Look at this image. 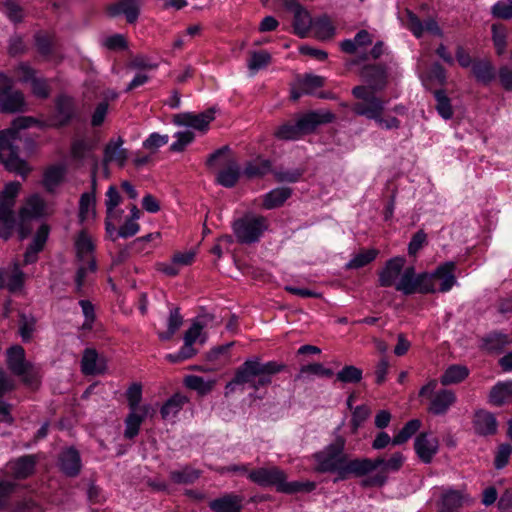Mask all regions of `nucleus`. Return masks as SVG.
I'll return each instance as SVG.
<instances>
[{"instance_id": "nucleus-1", "label": "nucleus", "mask_w": 512, "mask_h": 512, "mask_svg": "<svg viewBox=\"0 0 512 512\" xmlns=\"http://www.w3.org/2000/svg\"><path fill=\"white\" fill-rule=\"evenodd\" d=\"M287 365L277 361L263 362L259 356L247 358L235 371L233 378L225 386V396L242 386L254 391L267 387L272 383L275 375L285 371Z\"/></svg>"}, {"instance_id": "nucleus-2", "label": "nucleus", "mask_w": 512, "mask_h": 512, "mask_svg": "<svg viewBox=\"0 0 512 512\" xmlns=\"http://www.w3.org/2000/svg\"><path fill=\"white\" fill-rule=\"evenodd\" d=\"M247 478L260 487H274L277 492L285 494L309 493L316 488V483L312 481L287 482L286 473L277 466L253 469L248 472Z\"/></svg>"}, {"instance_id": "nucleus-3", "label": "nucleus", "mask_w": 512, "mask_h": 512, "mask_svg": "<svg viewBox=\"0 0 512 512\" xmlns=\"http://www.w3.org/2000/svg\"><path fill=\"white\" fill-rule=\"evenodd\" d=\"M352 95L361 100V102L355 103L352 107V111L357 116H363L369 120H374L387 130L398 129L400 127V120L398 118H382V114L385 109V102L377 95L369 93L367 88L355 86L352 89Z\"/></svg>"}, {"instance_id": "nucleus-4", "label": "nucleus", "mask_w": 512, "mask_h": 512, "mask_svg": "<svg viewBox=\"0 0 512 512\" xmlns=\"http://www.w3.org/2000/svg\"><path fill=\"white\" fill-rule=\"evenodd\" d=\"M405 457L401 452H395L389 459L377 457L375 459L361 458L360 477L366 476L374 470L381 468L375 475L369 476L361 482L363 487H383L387 481V472H397L403 466Z\"/></svg>"}, {"instance_id": "nucleus-5", "label": "nucleus", "mask_w": 512, "mask_h": 512, "mask_svg": "<svg viewBox=\"0 0 512 512\" xmlns=\"http://www.w3.org/2000/svg\"><path fill=\"white\" fill-rule=\"evenodd\" d=\"M6 365L13 375L21 377L25 386L38 389L42 378L40 367L26 360L25 350L21 345L16 344L7 349Z\"/></svg>"}, {"instance_id": "nucleus-6", "label": "nucleus", "mask_w": 512, "mask_h": 512, "mask_svg": "<svg viewBox=\"0 0 512 512\" xmlns=\"http://www.w3.org/2000/svg\"><path fill=\"white\" fill-rule=\"evenodd\" d=\"M54 108L43 122V126L52 129H62L74 122H83L76 99L67 94L59 93L53 100Z\"/></svg>"}, {"instance_id": "nucleus-7", "label": "nucleus", "mask_w": 512, "mask_h": 512, "mask_svg": "<svg viewBox=\"0 0 512 512\" xmlns=\"http://www.w3.org/2000/svg\"><path fill=\"white\" fill-rule=\"evenodd\" d=\"M314 459L316 470L320 473H335L334 483L345 481L350 477L360 478L361 458L340 457L316 452Z\"/></svg>"}, {"instance_id": "nucleus-8", "label": "nucleus", "mask_w": 512, "mask_h": 512, "mask_svg": "<svg viewBox=\"0 0 512 512\" xmlns=\"http://www.w3.org/2000/svg\"><path fill=\"white\" fill-rule=\"evenodd\" d=\"M207 316L196 317L191 326L185 331L183 335V345L175 353L166 355V360L170 363H180L185 360L191 359L198 353V349L194 347L195 343L204 345L208 340V334L204 332V328L207 326L205 318Z\"/></svg>"}, {"instance_id": "nucleus-9", "label": "nucleus", "mask_w": 512, "mask_h": 512, "mask_svg": "<svg viewBox=\"0 0 512 512\" xmlns=\"http://www.w3.org/2000/svg\"><path fill=\"white\" fill-rule=\"evenodd\" d=\"M17 131L5 129L0 131V162L6 170L25 177L30 168L26 160L19 157V147L15 143Z\"/></svg>"}, {"instance_id": "nucleus-10", "label": "nucleus", "mask_w": 512, "mask_h": 512, "mask_svg": "<svg viewBox=\"0 0 512 512\" xmlns=\"http://www.w3.org/2000/svg\"><path fill=\"white\" fill-rule=\"evenodd\" d=\"M231 228L239 244L251 245L261 240L268 229V222L264 216L246 213L234 220Z\"/></svg>"}, {"instance_id": "nucleus-11", "label": "nucleus", "mask_w": 512, "mask_h": 512, "mask_svg": "<svg viewBox=\"0 0 512 512\" xmlns=\"http://www.w3.org/2000/svg\"><path fill=\"white\" fill-rule=\"evenodd\" d=\"M360 76L366 85H360L367 88L369 93L376 95V92L383 91L388 84V68L385 64H367L360 70Z\"/></svg>"}, {"instance_id": "nucleus-12", "label": "nucleus", "mask_w": 512, "mask_h": 512, "mask_svg": "<svg viewBox=\"0 0 512 512\" xmlns=\"http://www.w3.org/2000/svg\"><path fill=\"white\" fill-rule=\"evenodd\" d=\"M18 70L21 73L20 81L30 84L31 93L35 98L46 100L50 97L51 86L47 78L37 76V71L25 62L19 64Z\"/></svg>"}, {"instance_id": "nucleus-13", "label": "nucleus", "mask_w": 512, "mask_h": 512, "mask_svg": "<svg viewBox=\"0 0 512 512\" xmlns=\"http://www.w3.org/2000/svg\"><path fill=\"white\" fill-rule=\"evenodd\" d=\"M141 12L140 0H118L105 7V14L110 19L124 16L128 24L137 22Z\"/></svg>"}, {"instance_id": "nucleus-14", "label": "nucleus", "mask_w": 512, "mask_h": 512, "mask_svg": "<svg viewBox=\"0 0 512 512\" xmlns=\"http://www.w3.org/2000/svg\"><path fill=\"white\" fill-rule=\"evenodd\" d=\"M57 466L67 477L78 476L82 469L80 452L74 446L65 447L58 455Z\"/></svg>"}, {"instance_id": "nucleus-15", "label": "nucleus", "mask_w": 512, "mask_h": 512, "mask_svg": "<svg viewBox=\"0 0 512 512\" xmlns=\"http://www.w3.org/2000/svg\"><path fill=\"white\" fill-rule=\"evenodd\" d=\"M335 115L330 111H310L299 117L297 128L301 135H307L316 130L319 125L333 122Z\"/></svg>"}, {"instance_id": "nucleus-16", "label": "nucleus", "mask_w": 512, "mask_h": 512, "mask_svg": "<svg viewBox=\"0 0 512 512\" xmlns=\"http://www.w3.org/2000/svg\"><path fill=\"white\" fill-rule=\"evenodd\" d=\"M406 259L403 256H396L388 259L382 268L379 271L378 275V283L380 287H391L397 283L396 279L401 277L402 272L404 271Z\"/></svg>"}, {"instance_id": "nucleus-17", "label": "nucleus", "mask_w": 512, "mask_h": 512, "mask_svg": "<svg viewBox=\"0 0 512 512\" xmlns=\"http://www.w3.org/2000/svg\"><path fill=\"white\" fill-rule=\"evenodd\" d=\"M26 102L23 92L14 89H0V112L14 114L24 112Z\"/></svg>"}, {"instance_id": "nucleus-18", "label": "nucleus", "mask_w": 512, "mask_h": 512, "mask_svg": "<svg viewBox=\"0 0 512 512\" xmlns=\"http://www.w3.org/2000/svg\"><path fill=\"white\" fill-rule=\"evenodd\" d=\"M457 397L450 389H440L431 396L427 411L434 416H444L456 403Z\"/></svg>"}, {"instance_id": "nucleus-19", "label": "nucleus", "mask_w": 512, "mask_h": 512, "mask_svg": "<svg viewBox=\"0 0 512 512\" xmlns=\"http://www.w3.org/2000/svg\"><path fill=\"white\" fill-rule=\"evenodd\" d=\"M455 270L456 263L454 261H446L430 273L431 281L433 283L435 280L440 281L437 292L446 293L457 284V279L454 274Z\"/></svg>"}, {"instance_id": "nucleus-20", "label": "nucleus", "mask_w": 512, "mask_h": 512, "mask_svg": "<svg viewBox=\"0 0 512 512\" xmlns=\"http://www.w3.org/2000/svg\"><path fill=\"white\" fill-rule=\"evenodd\" d=\"M152 412H154V410L150 404H144L138 410H130L124 420V437L129 440L134 439L139 434L142 422Z\"/></svg>"}, {"instance_id": "nucleus-21", "label": "nucleus", "mask_w": 512, "mask_h": 512, "mask_svg": "<svg viewBox=\"0 0 512 512\" xmlns=\"http://www.w3.org/2000/svg\"><path fill=\"white\" fill-rule=\"evenodd\" d=\"M414 449L418 458L423 463L429 464L438 452L439 443L437 438L431 437L426 432H422L415 438Z\"/></svg>"}, {"instance_id": "nucleus-22", "label": "nucleus", "mask_w": 512, "mask_h": 512, "mask_svg": "<svg viewBox=\"0 0 512 512\" xmlns=\"http://www.w3.org/2000/svg\"><path fill=\"white\" fill-rule=\"evenodd\" d=\"M472 424L478 436L487 437L497 433L498 422L495 415L484 409L475 411Z\"/></svg>"}, {"instance_id": "nucleus-23", "label": "nucleus", "mask_w": 512, "mask_h": 512, "mask_svg": "<svg viewBox=\"0 0 512 512\" xmlns=\"http://www.w3.org/2000/svg\"><path fill=\"white\" fill-rule=\"evenodd\" d=\"M512 343V338L505 332L493 330L481 338L480 348L490 354H500Z\"/></svg>"}, {"instance_id": "nucleus-24", "label": "nucleus", "mask_w": 512, "mask_h": 512, "mask_svg": "<svg viewBox=\"0 0 512 512\" xmlns=\"http://www.w3.org/2000/svg\"><path fill=\"white\" fill-rule=\"evenodd\" d=\"M272 161L262 156H257L254 159L246 162L242 173L243 176L248 179H260L265 177L268 174H272L273 171Z\"/></svg>"}, {"instance_id": "nucleus-25", "label": "nucleus", "mask_w": 512, "mask_h": 512, "mask_svg": "<svg viewBox=\"0 0 512 512\" xmlns=\"http://www.w3.org/2000/svg\"><path fill=\"white\" fill-rule=\"evenodd\" d=\"M471 72L475 80L483 86L490 85L497 77L495 66L487 58L474 59Z\"/></svg>"}, {"instance_id": "nucleus-26", "label": "nucleus", "mask_w": 512, "mask_h": 512, "mask_svg": "<svg viewBox=\"0 0 512 512\" xmlns=\"http://www.w3.org/2000/svg\"><path fill=\"white\" fill-rule=\"evenodd\" d=\"M243 497L233 493L224 494L209 502L208 507L213 512H241Z\"/></svg>"}, {"instance_id": "nucleus-27", "label": "nucleus", "mask_w": 512, "mask_h": 512, "mask_svg": "<svg viewBox=\"0 0 512 512\" xmlns=\"http://www.w3.org/2000/svg\"><path fill=\"white\" fill-rule=\"evenodd\" d=\"M123 143L124 140L122 137H118L116 140H110L106 144L103 157L104 164L116 161L120 167L125 165L128 158V151L122 147Z\"/></svg>"}, {"instance_id": "nucleus-28", "label": "nucleus", "mask_w": 512, "mask_h": 512, "mask_svg": "<svg viewBox=\"0 0 512 512\" xmlns=\"http://www.w3.org/2000/svg\"><path fill=\"white\" fill-rule=\"evenodd\" d=\"M18 215L22 220L40 219L45 216V203L43 199L34 194L27 199L24 206L18 210Z\"/></svg>"}, {"instance_id": "nucleus-29", "label": "nucleus", "mask_w": 512, "mask_h": 512, "mask_svg": "<svg viewBox=\"0 0 512 512\" xmlns=\"http://www.w3.org/2000/svg\"><path fill=\"white\" fill-rule=\"evenodd\" d=\"M19 224V215H17L14 209H6L2 207L0 209V239L8 241L13 236L17 226Z\"/></svg>"}, {"instance_id": "nucleus-30", "label": "nucleus", "mask_w": 512, "mask_h": 512, "mask_svg": "<svg viewBox=\"0 0 512 512\" xmlns=\"http://www.w3.org/2000/svg\"><path fill=\"white\" fill-rule=\"evenodd\" d=\"M241 176L243 173L239 164L236 160L231 159L228 161L227 167L218 172L216 182L225 188H233Z\"/></svg>"}, {"instance_id": "nucleus-31", "label": "nucleus", "mask_w": 512, "mask_h": 512, "mask_svg": "<svg viewBox=\"0 0 512 512\" xmlns=\"http://www.w3.org/2000/svg\"><path fill=\"white\" fill-rule=\"evenodd\" d=\"M202 471L190 465H183L179 469L169 472V479L177 485H190L195 483L201 476Z\"/></svg>"}, {"instance_id": "nucleus-32", "label": "nucleus", "mask_w": 512, "mask_h": 512, "mask_svg": "<svg viewBox=\"0 0 512 512\" xmlns=\"http://www.w3.org/2000/svg\"><path fill=\"white\" fill-rule=\"evenodd\" d=\"M293 190L290 187H277L264 195L263 207L271 210L281 207L291 197Z\"/></svg>"}, {"instance_id": "nucleus-33", "label": "nucleus", "mask_w": 512, "mask_h": 512, "mask_svg": "<svg viewBox=\"0 0 512 512\" xmlns=\"http://www.w3.org/2000/svg\"><path fill=\"white\" fill-rule=\"evenodd\" d=\"M293 30L294 33L300 38H305L312 27L313 20L310 13L301 6L293 11Z\"/></svg>"}, {"instance_id": "nucleus-34", "label": "nucleus", "mask_w": 512, "mask_h": 512, "mask_svg": "<svg viewBox=\"0 0 512 512\" xmlns=\"http://www.w3.org/2000/svg\"><path fill=\"white\" fill-rule=\"evenodd\" d=\"M66 169L63 165H51L43 173L42 185L47 192H54L64 179Z\"/></svg>"}, {"instance_id": "nucleus-35", "label": "nucleus", "mask_w": 512, "mask_h": 512, "mask_svg": "<svg viewBox=\"0 0 512 512\" xmlns=\"http://www.w3.org/2000/svg\"><path fill=\"white\" fill-rule=\"evenodd\" d=\"M469 376V369L465 365L453 364L448 366L440 376V383L444 386L458 384Z\"/></svg>"}, {"instance_id": "nucleus-36", "label": "nucleus", "mask_w": 512, "mask_h": 512, "mask_svg": "<svg viewBox=\"0 0 512 512\" xmlns=\"http://www.w3.org/2000/svg\"><path fill=\"white\" fill-rule=\"evenodd\" d=\"M512 396V380L506 382H498L489 393L488 400L493 406L500 407Z\"/></svg>"}, {"instance_id": "nucleus-37", "label": "nucleus", "mask_w": 512, "mask_h": 512, "mask_svg": "<svg viewBox=\"0 0 512 512\" xmlns=\"http://www.w3.org/2000/svg\"><path fill=\"white\" fill-rule=\"evenodd\" d=\"M464 501L463 494L455 489H449L443 492L439 504V512H455L462 507Z\"/></svg>"}, {"instance_id": "nucleus-38", "label": "nucleus", "mask_w": 512, "mask_h": 512, "mask_svg": "<svg viewBox=\"0 0 512 512\" xmlns=\"http://www.w3.org/2000/svg\"><path fill=\"white\" fill-rule=\"evenodd\" d=\"M189 402V398L179 392L174 393L160 409V414L163 419H168L171 416H176Z\"/></svg>"}, {"instance_id": "nucleus-39", "label": "nucleus", "mask_w": 512, "mask_h": 512, "mask_svg": "<svg viewBox=\"0 0 512 512\" xmlns=\"http://www.w3.org/2000/svg\"><path fill=\"white\" fill-rule=\"evenodd\" d=\"M215 108L211 107L199 114H194L192 112H185V117L190 118V128L195 130L205 132L207 131L210 122L215 119Z\"/></svg>"}, {"instance_id": "nucleus-40", "label": "nucleus", "mask_w": 512, "mask_h": 512, "mask_svg": "<svg viewBox=\"0 0 512 512\" xmlns=\"http://www.w3.org/2000/svg\"><path fill=\"white\" fill-rule=\"evenodd\" d=\"M335 376V381L337 382L344 385H356L363 379V370L354 365H345L335 374Z\"/></svg>"}, {"instance_id": "nucleus-41", "label": "nucleus", "mask_w": 512, "mask_h": 512, "mask_svg": "<svg viewBox=\"0 0 512 512\" xmlns=\"http://www.w3.org/2000/svg\"><path fill=\"white\" fill-rule=\"evenodd\" d=\"M36 459L34 455L19 457L14 464L13 473L17 479H26L35 471Z\"/></svg>"}, {"instance_id": "nucleus-42", "label": "nucleus", "mask_w": 512, "mask_h": 512, "mask_svg": "<svg viewBox=\"0 0 512 512\" xmlns=\"http://www.w3.org/2000/svg\"><path fill=\"white\" fill-rule=\"evenodd\" d=\"M183 324V317L180 314V308H172L167 319V330L158 333V337L162 341H169Z\"/></svg>"}, {"instance_id": "nucleus-43", "label": "nucleus", "mask_w": 512, "mask_h": 512, "mask_svg": "<svg viewBox=\"0 0 512 512\" xmlns=\"http://www.w3.org/2000/svg\"><path fill=\"white\" fill-rule=\"evenodd\" d=\"M98 352L94 348H86L81 359V370L85 375L101 374L103 368L97 365Z\"/></svg>"}, {"instance_id": "nucleus-44", "label": "nucleus", "mask_w": 512, "mask_h": 512, "mask_svg": "<svg viewBox=\"0 0 512 512\" xmlns=\"http://www.w3.org/2000/svg\"><path fill=\"white\" fill-rule=\"evenodd\" d=\"M436 101L435 109L439 116L444 120H449L453 117V108L451 99L448 97L444 89H437L433 92Z\"/></svg>"}, {"instance_id": "nucleus-45", "label": "nucleus", "mask_w": 512, "mask_h": 512, "mask_svg": "<svg viewBox=\"0 0 512 512\" xmlns=\"http://www.w3.org/2000/svg\"><path fill=\"white\" fill-rule=\"evenodd\" d=\"M20 183L17 181L5 184L3 190L0 191V209H14L16 205V198L20 191Z\"/></svg>"}, {"instance_id": "nucleus-46", "label": "nucleus", "mask_w": 512, "mask_h": 512, "mask_svg": "<svg viewBox=\"0 0 512 512\" xmlns=\"http://www.w3.org/2000/svg\"><path fill=\"white\" fill-rule=\"evenodd\" d=\"M183 383L188 389L194 390L199 395L204 396L212 391L215 381H206L201 376L191 374L185 376Z\"/></svg>"}, {"instance_id": "nucleus-47", "label": "nucleus", "mask_w": 512, "mask_h": 512, "mask_svg": "<svg viewBox=\"0 0 512 512\" xmlns=\"http://www.w3.org/2000/svg\"><path fill=\"white\" fill-rule=\"evenodd\" d=\"M298 87L303 89L305 95H315V91L325 84V78L312 73H306L297 80Z\"/></svg>"}, {"instance_id": "nucleus-48", "label": "nucleus", "mask_w": 512, "mask_h": 512, "mask_svg": "<svg viewBox=\"0 0 512 512\" xmlns=\"http://www.w3.org/2000/svg\"><path fill=\"white\" fill-rule=\"evenodd\" d=\"M312 26L318 39L328 40L335 35V27L327 15L317 17Z\"/></svg>"}, {"instance_id": "nucleus-49", "label": "nucleus", "mask_w": 512, "mask_h": 512, "mask_svg": "<svg viewBox=\"0 0 512 512\" xmlns=\"http://www.w3.org/2000/svg\"><path fill=\"white\" fill-rule=\"evenodd\" d=\"M415 267L409 266L404 269L399 281L395 284V289L404 295L414 294Z\"/></svg>"}, {"instance_id": "nucleus-50", "label": "nucleus", "mask_w": 512, "mask_h": 512, "mask_svg": "<svg viewBox=\"0 0 512 512\" xmlns=\"http://www.w3.org/2000/svg\"><path fill=\"white\" fill-rule=\"evenodd\" d=\"M378 255L377 249H368L366 251L360 252L353 256L346 264L345 268L348 270L351 269H360L369 263L373 262Z\"/></svg>"}, {"instance_id": "nucleus-51", "label": "nucleus", "mask_w": 512, "mask_h": 512, "mask_svg": "<svg viewBox=\"0 0 512 512\" xmlns=\"http://www.w3.org/2000/svg\"><path fill=\"white\" fill-rule=\"evenodd\" d=\"M2 11L10 22L19 24L23 22L25 13L23 8L15 0H4L2 2Z\"/></svg>"}, {"instance_id": "nucleus-52", "label": "nucleus", "mask_w": 512, "mask_h": 512, "mask_svg": "<svg viewBox=\"0 0 512 512\" xmlns=\"http://www.w3.org/2000/svg\"><path fill=\"white\" fill-rule=\"evenodd\" d=\"M437 292L435 284L431 281L430 273H416L414 277V294H434Z\"/></svg>"}, {"instance_id": "nucleus-53", "label": "nucleus", "mask_w": 512, "mask_h": 512, "mask_svg": "<svg viewBox=\"0 0 512 512\" xmlns=\"http://www.w3.org/2000/svg\"><path fill=\"white\" fill-rule=\"evenodd\" d=\"M305 173L304 168H293L288 170L273 169L272 174L278 183H296Z\"/></svg>"}, {"instance_id": "nucleus-54", "label": "nucleus", "mask_w": 512, "mask_h": 512, "mask_svg": "<svg viewBox=\"0 0 512 512\" xmlns=\"http://www.w3.org/2000/svg\"><path fill=\"white\" fill-rule=\"evenodd\" d=\"M270 62L271 55L269 52L264 50L253 51L251 52L250 59L247 62V67L254 74L259 70L266 68Z\"/></svg>"}, {"instance_id": "nucleus-55", "label": "nucleus", "mask_w": 512, "mask_h": 512, "mask_svg": "<svg viewBox=\"0 0 512 512\" xmlns=\"http://www.w3.org/2000/svg\"><path fill=\"white\" fill-rule=\"evenodd\" d=\"M307 374L328 378L334 375V371L330 368H325L321 363H311L300 368L299 373L295 376V380H300Z\"/></svg>"}, {"instance_id": "nucleus-56", "label": "nucleus", "mask_w": 512, "mask_h": 512, "mask_svg": "<svg viewBox=\"0 0 512 512\" xmlns=\"http://www.w3.org/2000/svg\"><path fill=\"white\" fill-rule=\"evenodd\" d=\"M371 410L365 405H358L353 409L351 417V433L356 434L363 423L370 417Z\"/></svg>"}, {"instance_id": "nucleus-57", "label": "nucleus", "mask_w": 512, "mask_h": 512, "mask_svg": "<svg viewBox=\"0 0 512 512\" xmlns=\"http://www.w3.org/2000/svg\"><path fill=\"white\" fill-rule=\"evenodd\" d=\"M19 319V334L24 343L29 342L32 339L33 332L35 330L36 319L32 315H26L25 313L20 314Z\"/></svg>"}, {"instance_id": "nucleus-58", "label": "nucleus", "mask_w": 512, "mask_h": 512, "mask_svg": "<svg viewBox=\"0 0 512 512\" xmlns=\"http://www.w3.org/2000/svg\"><path fill=\"white\" fill-rule=\"evenodd\" d=\"M176 141H174L169 149L172 152H183L185 148L195 139V134L190 130L178 131L175 133Z\"/></svg>"}, {"instance_id": "nucleus-59", "label": "nucleus", "mask_w": 512, "mask_h": 512, "mask_svg": "<svg viewBox=\"0 0 512 512\" xmlns=\"http://www.w3.org/2000/svg\"><path fill=\"white\" fill-rule=\"evenodd\" d=\"M50 233V227L48 224L43 223L39 226L37 229L32 242L28 245L31 247V250L33 252H41L45 246V243L47 242V239L49 237Z\"/></svg>"}, {"instance_id": "nucleus-60", "label": "nucleus", "mask_w": 512, "mask_h": 512, "mask_svg": "<svg viewBox=\"0 0 512 512\" xmlns=\"http://www.w3.org/2000/svg\"><path fill=\"white\" fill-rule=\"evenodd\" d=\"M491 15L495 19H512V0L498 1L491 7Z\"/></svg>"}, {"instance_id": "nucleus-61", "label": "nucleus", "mask_w": 512, "mask_h": 512, "mask_svg": "<svg viewBox=\"0 0 512 512\" xmlns=\"http://www.w3.org/2000/svg\"><path fill=\"white\" fill-rule=\"evenodd\" d=\"M274 135L280 140H297L302 136L297 128V121L295 123H284L276 130Z\"/></svg>"}, {"instance_id": "nucleus-62", "label": "nucleus", "mask_w": 512, "mask_h": 512, "mask_svg": "<svg viewBox=\"0 0 512 512\" xmlns=\"http://www.w3.org/2000/svg\"><path fill=\"white\" fill-rule=\"evenodd\" d=\"M101 45L110 51L126 50L128 48V42L123 34L115 33L106 37Z\"/></svg>"}, {"instance_id": "nucleus-63", "label": "nucleus", "mask_w": 512, "mask_h": 512, "mask_svg": "<svg viewBox=\"0 0 512 512\" xmlns=\"http://www.w3.org/2000/svg\"><path fill=\"white\" fill-rule=\"evenodd\" d=\"M169 141L167 134H160L158 132L151 133L142 143L143 148L150 150L152 153L156 152L160 147L166 145Z\"/></svg>"}, {"instance_id": "nucleus-64", "label": "nucleus", "mask_w": 512, "mask_h": 512, "mask_svg": "<svg viewBox=\"0 0 512 512\" xmlns=\"http://www.w3.org/2000/svg\"><path fill=\"white\" fill-rule=\"evenodd\" d=\"M5 285L10 292L20 290L24 285V272L15 264L11 274L6 279Z\"/></svg>"}]
</instances>
